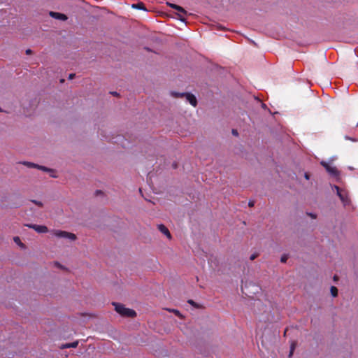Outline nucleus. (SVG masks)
<instances>
[{"label": "nucleus", "mask_w": 358, "mask_h": 358, "mask_svg": "<svg viewBox=\"0 0 358 358\" xmlns=\"http://www.w3.org/2000/svg\"><path fill=\"white\" fill-rule=\"evenodd\" d=\"M295 349V344L294 343H292L291 345V347H290V351L293 352H294V350Z\"/></svg>", "instance_id": "obj_23"}, {"label": "nucleus", "mask_w": 358, "mask_h": 358, "mask_svg": "<svg viewBox=\"0 0 358 358\" xmlns=\"http://www.w3.org/2000/svg\"><path fill=\"white\" fill-rule=\"evenodd\" d=\"M158 229L164 235H166L169 238H171V235L167 229L164 224H159L157 227Z\"/></svg>", "instance_id": "obj_8"}, {"label": "nucleus", "mask_w": 358, "mask_h": 358, "mask_svg": "<svg viewBox=\"0 0 358 358\" xmlns=\"http://www.w3.org/2000/svg\"><path fill=\"white\" fill-rule=\"evenodd\" d=\"M288 259V255H283L280 258V262L282 263H285L287 260Z\"/></svg>", "instance_id": "obj_17"}, {"label": "nucleus", "mask_w": 358, "mask_h": 358, "mask_svg": "<svg viewBox=\"0 0 358 358\" xmlns=\"http://www.w3.org/2000/svg\"><path fill=\"white\" fill-rule=\"evenodd\" d=\"M111 94L115 95V96H117L118 95V94L116 92H111Z\"/></svg>", "instance_id": "obj_33"}, {"label": "nucleus", "mask_w": 358, "mask_h": 358, "mask_svg": "<svg viewBox=\"0 0 358 358\" xmlns=\"http://www.w3.org/2000/svg\"><path fill=\"white\" fill-rule=\"evenodd\" d=\"M112 304L114 306L115 311L121 316L127 317H134L136 315L135 310L127 308L121 303L113 302Z\"/></svg>", "instance_id": "obj_1"}, {"label": "nucleus", "mask_w": 358, "mask_h": 358, "mask_svg": "<svg viewBox=\"0 0 358 358\" xmlns=\"http://www.w3.org/2000/svg\"><path fill=\"white\" fill-rule=\"evenodd\" d=\"M55 264H56L57 266L62 267V266H60V264H59L58 262H56V263H55Z\"/></svg>", "instance_id": "obj_34"}, {"label": "nucleus", "mask_w": 358, "mask_h": 358, "mask_svg": "<svg viewBox=\"0 0 358 358\" xmlns=\"http://www.w3.org/2000/svg\"><path fill=\"white\" fill-rule=\"evenodd\" d=\"M295 349V344L294 343H292L291 345V347H290V351L293 352H294V350Z\"/></svg>", "instance_id": "obj_24"}, {"label": "nucleus", "mask_w": 358, "mask_h": 358, "mask_svg": "<svg viewBox=\"0 0 358 358\" xmlns=\"http://www.w3.org/2000/svg\"><path fill=\"white\" fill-rule=\"evenodd\" d=\"M307 214H308V215H309L310 217H311L313 219L316 218V215H315L313 213H307Z\"/></svg>", "instance_id": "obj_22"}, {"label": "nucleus", "mask_w": 358, "mask_h": 358, "mask_svg": "<svg viewBox=\"0 0 358 358\" xmlns=\"http://www.w3.org/2000/svg\"><path fill=\"white\" fill-rule=\"evenodd\" d=\"M171 95L174 97H185L187 101L194 107H196L197 105V100L195 96L191 93H178L176 92H172Z\"/></svg>", "instance_id": "obj_2"}, {"label": "nucleus", "mask_w": 358, "mask_h": 358, "mask_svg": "<svg viewBox=\"0 0 358 358\" xmlns=\"http://www.w3.org/2000/svg\"><path fill=\"white\" fill-rule=\"evenodd\" d=\"M334 188L336 189L337 195L339 196L342 202L345 205L350 202L348 193L345 190L341 189L339 187L335 185Z\"/></svg>", "instance_id": "obj_4"}, {"label": "nucleus", "mask_w": 358, "mask_h": 358, "mask_svg": "<svg viewBox=\"0 0 358 358\" xmlns=\"http://www.w3.org/2000/svg\"><path fill=\"white\" fill-rule=\"evenodd\" d=\"M53 234L58 238H68L71 241H75L76 239V234L66 231L55 230L53 231Z\"/></svg>", "instance_id": "obj_3"}, {"label": "nucleus", "mask_w": 358, "mask_h": 358, "mask_svg": "<svg viewBox=\"0 0 358 358\" xmlns=\"http://www.w3.org/2000/svg\"><path fill=\"white\" fill-rule=\"evenodd\" d=\"M167 4H168L170 7H171V8H173V6H177L176 4L171 3H167Z\"/></svg>", "instance_id": "obj_28"}, {"label": "nucleus", "mask_w": 358, "mask_h": 358, "mask_svg": "<svg viewBox=\"0 0 358 358\" xmlns=\"http://www.w3.org/2000/svg\"><path fill=\"white\" fill-rule=\"evenodd\" d=\"M321 164L326 169L327 171L334 176H336L338 175V171L336 167L331 166L327 163L322 162Z\"/></svg>", "instance_id": "obj_6"}, {"label": "nucleus", "mask_w": 358, "mask_h": 358, "mask_svg": "<svg viewBox=\"0 0 358 358\" xmlns=\"http://www.w3.org/2000/svg\"><path fill=\"white\" fill-rule=\"evenodd\" d=\"M232 134L235 136H238V131L236 129L232 130Z\"/></svg>", "instance_id": "obj_27"}, {"label": "nucleus", "mask_w": 358, "mask_h": 358, "mask_svg": "<svg viewBox=\"0 0 358 358\" xmlns=\"http://www.w3.org/2000/svg\"><path fill=\"white\" fill-rule=\"evenodd\" d=\"M31 201L32 203H34V204L37 205V206H39V207H42V206H43V203H42V202H41V201H37V200H34V199H33V200H31Z\"/></svg>", "instance_id": "obj_18"}, {"label": "nucleus", "mask_w": 358, "mask_h": 358, "mask_svg": "<svg viewBox=\"0 0 358 358\" xmlns=\"http://www.w3.org/2000/svg\"><path fill=\"white\" fill-rule=\"evenodd\" d=\"M173 167L174 169H176V168H177V164H176V163H173Z\"/></svg>", "instance_id": "obj_31"}, {"label": "nucleus", "mask_w": 358, "mask_h": 358, "mask_svg": "<svg viewBox=\"0 0 358 358\" xmlns=\"http://www.w3.org/2000/svg\"><path fill=\"white\" fill-rule=\"evenodd\" d=\"M334 280H336L337 279V276H334Z\"/></svg>", "instance_id": "obj_37"}, {"label": "nucleus", "mask_w": 358, "mask_h": 358, "mask_svg": "<svg viewBox=\"0 0 358 358\" xmlns=\"http://www.w3.org/2000/svg\"><path fill=\"white\" fill-rule=\"evenodd\" d=\"M132 7L138 9L145 10V5L143 3H138L137 4H133Z\"/></svg>", "instance_id": "obj_12"}, {"label": "nucleus", "mask_w": 358, "mask_h": 358, "mask_svg": "<svg viewBox=\"0 0 358 358\" xmlns=\"http://www.w3.org/2000/svg\"><path fill=\"white\" fill-rule=\"evenodd\" d=\"M177 15H178V18L180 20H181V21H182V22H185V16H186L187 15H184V14H183V13H177Z\"/></svg>", "instance_id": "obj_15"}, {"label": "nucleus", "mask_w": 358, "mask_h": 358, "mask_svg": "<svg viewBox=\"0 0 358 358\" xmlns=\"http://www.w3.org/2000/svg\"><path fill=\"white\" fill-rule=\"evenodd\" d=\"M331 295L335 297L338 295V289L336 287L331 286Z\"/></svg>", "instance_id": "obj_14"}, {"label": "nucleus", "mask_w": 358, "mask_h": 358, "mask_svg": "<svg viewBox=\"0 0 358 358\" xmlns=\"http://www.w3.org/2000/svg\"><path fill=\"white\" fill-rule=\"evenodd\" d=\"M257 257V254H252V255L250 256V260H254V259H255Z\"/></svg>", "instance_id": "obj_20"}, {"label": "nucleus", "mask_w": 358, "mask_h": 358, "mask_svg": "<svg viewBox=\"0 0 358 358\" xmlns=\"http://www.w3.org/2000/svg\"><path fill=\"white\" fill-rule=\"evenodd\" d=\"M75 74L74 73H71L69 76V79H73L74 77H75Z\"/></svg>", "instance_id": "obj_26"}, {"label": "nucleus", "mask_w": 358, "mask_h": 358, "mask_svg": "<svg viewBox=\"0 0 358 358\" xmlns=\"http://www.w3.org/2000/svg\"><path fill=\"white\" fill-rule=\"evenodd\" d=\"M24 225L30 229H34L39 234L47 233L48 231V227L45 225H37L34 224H26Z\"/></svg>", "instance_id": "obj_5"}, {"label": "nucleus", "mask_w": 358, "mask_h": 358, "mask_svg": "<svg viewBox=\"0 0 358 358\" xmlns=\"http://www.w3.org/2000/svg\"><path fill=\"white\" fill-rule=\"evenodd\" d=\"M31 50L30 49H28V50H26V53L27 55L31 54Z\"/></svg>", "instance_id": "obj_29"}, {"label": "nucleus", "mask_w": 358, "mask_h": 358, "mask_svg": "<svg viewBox=\"0 0 358 358\" xmlns=\"http://www.w3.org/2000/svg\"><path fill=\"white\" fill-rule=\"evenodd\" d=\"M13 240L19 245H20L22 247L24 246V244L21 242V241H20V238L18 236L14 237Z\"/></svg>", "instance_id": "obj_16"}, {"label": "nucleus", "mask_w": 358, "mask_h": 358, "mask_svg": "<svg viewBox=\"0 0 358 358\" xmlns=\"http://www.w3.org/2000/svg\"><path fill=\"white\" fill-rule=\"evenodd\" d=\"M172 312L174 313L175 315L178 316L179 317H182V315L178 310H173Z\"/></svg>", "instance_id": "obj_19"}, {"label": "nucleus", "mask_w": 358, "mask_h": 358, "mask_svg": "<svg viewBox=\"0 0 358 358\" xmlns=\"http://www.w3.org/2000/svg\"><path fill=\"white\" fill-rule=\"evenodd\" d=\"M305 178L308 180L309 179V176L308 173H305Z\"/></svg>", "instance_id": "obj_30"}, {"label": "nucleus", "mask_w": 358, "mask_h": 358, "mask_svg": "<svg viewBox=\"0 0 358 358\" xmlns=\"http://www.w3.org/2000/svg\"><path fill=\"white\" fill-rule=\"evenodd\" d=\"M173 8L176 9L178 11V13H182L184 15H187V11L182 7L178 6V5L174 6Z\"/></svg>", "instance_id": "obj_10"}, {"label": "nucleus", "mask_w": 358, "mask_h": 358, "mask_svg": "<svg viewBox=\"0 0 358 358\" xmlns=\"http://www.w3.org/2000/svg\"><path fill=\"white\" fill-rule=\"evenodd\" d=\"M188 303H190V304H192V305H193V306H195V305H196L195 302H194L193 300H192V299H189V300L188 301Z\"/></svg>", "instance_id": "obj_25"}, {"label": "nucleus", "mask_w": 358, "mask_h": 358, "mask_svg": "<svg viewBox=\"0 0 358 358\" xmlns=\"http://www.w3.org/2000/svg\"><path fill=\"white\" fill-rule=\"evenodd\" d=\"M78 341H76L73 343L64 344L62 345L61 348L64 349V348H76L78 346Z\"/></svg>", "instance_id": "obj_9"}, {"label": "nucleus", "mask_w": 358, "mask_h": 358, "mask_svg": "<svg viewBox=\"0 0 358 358\" xmlns=\"http://www.w3.org/2000/svg\"><path fill=\"white\" fill-rule=\"evenodd\" d=\"M50 15L55 19L60 20L62 21H65L68 18L67 16L63 13L53 12V11L50 12Z\"/></svg>", "instance_id": "obj_7"}, {"label": "nucleus", "mask_w": 358, "mask_h": 358, "mask_svg": "<svg viewBox=\"0 0 358 358\" xmlns=\"http://www.w3.org/2000/svg\"><path fill=\"white\" fill-rule=\"evenodd\" d=\"M293 353H294L293 352L290 351L289 354V357H291L292 356Z\"/></svg>", "instance_id": "obj_32"}, {"label": "nucleus", "mask_w": 358, "mask_h": 358, "mask_svg": "<svg viewBox=\"0 0 358 358\" xmlns=\"http://www.w3.org/2000/svg\"><path fill=\"white\" fill-rule=\"evenodd\" d=\"M254 205H255V201H250L248 202V206H249L250 207H252V206H254Z\"/></svg>", "instance_id": "obj_21"}, {"label": "nucleus", "mask_w": 358, "mask_h": 358, "mask_svg": "<svg viewBox=\"0 0 358 358\" xmlns=\"http://www.w3.org/2000/svg\"><path fill=\"white\" fill-rule=\"evenodd\" d=\"M51 176L53 178H56V176H55V175H51Z\"/></svg>", "instance_id": "obj_35"}, {"label": "nucleus", "mask_w": 358, "mask_h": 358, "mask_svg": "<svg viewBox=\"0 0 358 358\" xmlns=\"http://www.w3.org/2000/svg\"><path fill=\"white\" fill-rule=\"evenodd\" d=\"M37 169L43 170L44 171H47V172H54V171L52 169H50L43 166L37 165Z\"/></svg>", "instance_id": "obj_13"}, {"label": "nucleus", "mask_w": 358, "mask_h": 358, "mask_svg": "<svg viewBox=\"0 0 358 358\" xmlns=\"http://www.w3.org/2000/svg\"><path fill=\"white\" fill-rule=\"evenodd\" d=\"M96 193L99 194V193H101V191H96Z\"/></svg>", "instance_id": "obj_36"}, {"label": "nucleus", "mask_w": 358, "mask_h": 358, "mask_svg": "<svg viewBox=\"0 0 358 358\" xmlns=\"http://www.w3.org/2000/svg\"><path fill=\"white\" fill-rule=\"evenodd\" d=\"M22 164L29 168H37V165H38L34 163L29 162H22Z\"/></svg>", "instance_id": "obj_11"}]
</instances>
